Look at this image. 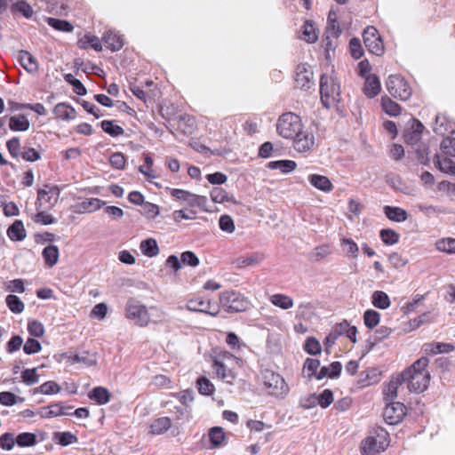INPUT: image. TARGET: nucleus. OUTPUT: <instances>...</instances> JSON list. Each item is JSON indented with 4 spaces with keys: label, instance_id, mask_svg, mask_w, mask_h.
<instances>
[{
    "label": "nucleus",
    "instance_id": "27",
    "mask_svg": "<svg viewBox=\"0 0 455 455\" xmlns=\"http://www.w3.org/2000/svg\"><path fill=\"white\" fill-rule=\"evenodd\" d=\"M29 126L30 123L24 115L12 116L9 119V128L13 132H26Z\"/></svg>",
    "mask_w": 455,
    "mask_h": 455
},
{
    "label": "nucleus",
    "instance_id": "17",
    "mask_svg": "<svg viewBox=\"0 0 455 455\" xmlns=\"http://www.w3.org/2000/svg\"><path fill=\"white\" fill-rule=\"evenodd\" d=\"M172 427V420L169 417H160L152 420L149 425V434L154 435H163Z\"/></svg>",
    "mask_w": 455,
    "mask_h": 455
},
{
    "label": "nucleus",
    "instance_id": "23",
    "mask_svg": "<svg viewBox=\"0 0 455 455\" xmlns=\"http://www.w3.org/2000/svg\"><path fill=\"white\" fill-rule=\"evenodd\" d=\"M380 92V81L375 75L369 76L366 78L363 86V92L369 98H374Z\"/></svg>",
    "mask_w": 455,
    "mask_h": 455
},
{
    "label": "nucleus",
    "instance_id": "19",
    "mask_svg": "<svg viewBox=\"0 0 455 455\" xmlns=\"http://www.w3.org/2000/svg\"><path fill=\"white\" fill-rule=\"evenodd\" d=\"M88 397L98 405L107 404L111 398V393L104 387H95L89 393Z\"/></svg>",
    "mask_w": 455,
    "mask_h": 455
},
{
    "label": "nucleus",
    "instance_id": "39",
    "mask_svg": "<svg viewBox=\"0 0 455 455\" xmlns=\"http://www.w3.org/2000/svg\"><path fill=\"white\" fill-rule=\"evenodd\" d=\"M12 13L20 12L27 19H29L33 15V9L29 4L23 0H17L12 4L11 7Z\"/></svg>",
    "mask_w": 455,
    "mask_h": 455
},
{
    "label": "nucleus",
    "instance_id": "29",
    "mask_svg": "<svg viewBox=\"0 0 455 455\" xmlns=\"http://www.w3.org/2000/svg\"><path fill=\"white\" fill-rule=\"evenodd\" d=\"M212 367L216 372V374L223 380L228 383H232L235 379V374L231 370L228 369L227 366L217 358L213 360Z\"/></svg>",
    "mask_w": 455,
    "mask_h": 455
},
{
    "label": "nucleus",
    "instance_id": "20",
    "mask_svg": "<svg viewBox=\"0 0 455 455\" xmlns=\"http://www.w3.org/2000/svg\"><path fill=\"white\" fill-rule=\"evenodd\" d=\"M7 235L12 241H23L27 236V232L24 228L22 220H14V222L7 229Z\"/></svg>",
    "mask_w": 455,
    "mask_h": 455
},
{
    "label": "nucleus",
    "instance_id": "9",
    "mask_svg": "<svg viewBox=\"0 0 455 455\" xmlns=\"http://www.w3.org/2000/svg\"><path fill=\"white\" fill-rule=\"evenodd\" d=\"M363 38L365 47L371 53L376 56H381L384 53V43L375 27L368 26L363 30Z\"/></svg>",
    "mask_w": 455,
    "mask_h": 455
},
{
    "label": "nucleus",
    "instance_id": "43",
    "mask_svg": "<svg viewBox=\"0 0 455 455\" xmlns=\"http://www.w3.org/2000/svg\"><path fill=\"white\" fill-rule=\"evenodd\" d=\"M327 24V32H331L333 37H339L342 31L337 21V13L332 9L329 12Z\"/></svg>",
    "mask_w": 455,
    "mask_h": 455
},
{
    "label": "nucleus",
    "instance_id": "25",
    "mask_svg": "<svg viewBox=\"0 0 455 455\" xmlns=\"http://www.w3.org/2000/svg\"><path fill=\"white\" fill-rule=\"evenodd\" d=\"M42 256L44 260L45 265L49 267H52L58 262L60 251L58 246L50 244L44 248L42 251Z\"/></svg>",
    "mask_w": 455,
    "mask_h": 455
},
{
    "label": "nucleus",
    "instance_id": "7",
    "mask_svg": "<svg viewBox=\"0 0 455 455\" xmlns=\"http://www.w3.org/2000/svg\"><path fill=\"white\" fill-rule=\"evenodd\" d=\"M386 86L390 95L400 100H407L411 96V88L407 81L399 75H390L386 82Z\"/></svg>",
    "mask_w": 455,
    "mask_h": 455
},
{
    "label": "nucleus",
    "instance_id": "18",
    "mask_svg": "<svg viewBox=\"0 0 455 455\" xmlns=\"http://www.w3.org/2000/svg\"><path fill=\"white\" fill-rule=\"evenodd\" d=\"M102 41L106 47L112 52H117L124 46V40L122 36L111 30L107 31L103 35Z\"/></svg>",
    "mask_w": 455,
    "mask_h": 455
},
{
    "label": "nucleus",
    "instance_id": "51",
    "mask_svg": "<svg viewBox=\"0 0 455 455\" xmlns=\"http://www.w3.org/2000/svg\"><path fill=\"white\" fill-rule=\"evenodd\" d=\"M381 241L386 245H393L399 242V234L391 228H383L379 232Z\"/></svg>",
    "mask_w": 455,
    "mask_h": 455
},
{
    "label": "nucleus",
    "instance_id": "38",
    "mask_svg": "<svg viewBox=\"0 0 455 455\" xmlns=\"http://www.w3.org/2000/svg\"><path fill=\"white\" fill-rule=\"evenodd\" d=\"M435 124L433 130L435 133L443 134L445 132H454L445 116L440 114L436 115Z\"/></svg>",
    "mask_w": 455,
    "mask_h": 455
},
{
    "label": "nucleus",
    "instance_id": "62",
    "mask_svg": "<svg viewBox=\"0 0 455 455\" xmlns=\"http://www.w3.org/2000/svg\"><path fill=\"white\" fill-rule=\"evenodd\" d=\"M219 226L222 231L229 234L233 233L235 229L233 219L228 214H223L220 217Z\"/></svg>",
    "mask_w": 455,
    "mask_h": 455
},
{
    "label": "nucleus",
    "instance_id": "11",
    "mask_svg": "<svg viewBox=\"0 0 455 455\" xmlns=\"http://www.w3.org/2000/svg\"><path fill=\"white\" fill-rule=\"evenodd\" d=\"M212 302L202 297H196L188 300L186 307L189 311L206 313L216 315L219 313V306H214V311H211Z\"/></svg>",
    "mask_w": 455,
    "mask_h": 455
},
{
    "label": "nucleus",
    "instance_id": "59",
    "mask_svg": "<svg viewBox=\"0 0 455 455\" xmlns=\"http://www.w3.org/2000/svg\"><path fill=\"white\" fill-rule=\"evenodd\" d=\"M436 249L447 253H455V238L441 239L436 242Z\"/></svg>",
    "mask_w": 455,
    "mask_h": 455
},
{
    "label": "nucleus",
    "instance_id": "35",
    "mask_svg": "<svg viewBox=\"0 0 455 455\" xmlns=\"http://www.w3.org/2000/svg\"><path fill=\"white\" fill-rule=\"evenodd\" d=\"M211 199L214 203L223 204L225 202L236 203L234 196H229L228 192L222 188H213L210 192Z\"/></svg>",
    "mask_w": 455,
    "mask_h": 455
},
{
    "label": "nucleus",
    "instance_id": "52",
    "mask_svg": "<svg viewBox=\"0 0 455 455\" xmlns=\"http://www.w3.org/2000/svg\"><path fill=\"white\" fill-rule=\"evenodd\" d=\"M64 80L73 86V90L77 95L84 96L87 93V90L83 83L79 79L74 77L72 74H66L64 76Z\"/></svg>",
    "mask_w": 455,
    "mask_h": 455
},
{
    "label": "nucleus",
    "instance_id": "44",
    "mask_svg": "<svg viewBox=\"0 0 455 455\" xmlns=\"http://www.w3.org/2000/svg\"><path fill=\"white\" fill-rule=\"evenodd\" d=\"M88 44L96 52L102 51L101 43H100L99 37H97L96 36L85 35L84 36V38H82L78 41V45L81 49H86L88 47V45H87Z\"/></svg>",
    "mask_w": 455,
    "mask_h": 455
},
{
    "label": "nucleus",
    "instance_id": "54",
    "mask_svg": "<svg viewBox=\"0 0 455 455\" xmlns=\"http://www.w3.org/2000/svg\"><path fill=\"white\" fill-rule=\"evenodd\" d=\"M60 391V387L52 380L46 381L35 389V393H41L44 395L58 394Z\"/></svg>",
    "mask_w": 455,
    "mask_h": 455
},
{
    "label": "nucleus",
    "instance_id": "57",
    "mask_svg": "<svg viewBox=\"0 0 455 455\" xmlns=\"http://www.w3.org/2000/svg\"><path fill=\"white\" fill-rule=\"evenodd\" d=\"M37 368L25 369L21 373L22 381L27 386H32L39 381Z\"/></svg>",
    "mask_w": 455,
    "mask_h": 455
},
{
    "label": "nucleus",
    "instance_id": "33",
    "mask_svg": "<svg viewBox=\"0 0 455 455\" xmlns=\"http://www.w3.org/2000/svg\"><path fill=\"white\" fill-rule=\"evenodd\" d=\"M371 304L375 307L384 310L390 307L391 301L385 291H375L371 294Z\"/></svg>",
    "mask_w": 455,
    "mask_h": 455
},
{
    "label": "nucleus",
    "instance_id": "28",
    "mask_svg": "<svg viewBox=\"0 0 455 455\" xmlns=\"http://www.w3.org/2000/svg\"><path fill=\"white\" fill-rule=\"evenodd\" d=\"M106 203L99 198H86L78 204L79 210L77 212H92L100 209Z\"/></svg>",
    "mask_w": 455,
    "mask_h": 455
},
{
    "label": "nucleus",
    "instance_id": "14",
    "mask_svg": "<svg viewBox=\"0 0 455 455\" xmlns=\"http://www.w3.org/2000/svg\"><path fill=\"white\" fill-rule=\"evenodd\" d=\"M412 121L411 128L406 130L403 133L404 142L408 145L417 144L420 140L425 129L420 121L414 118Z\"/></svg>",
    "mask_w": 455,
    "mask_h": 455
},
{
    "label": "nucleus",
    "instance_id": "10",
    "mask_svg": "<svg viewBox=\"0 0 455 455\" xmlns=\"http://www.w3.org/2000/svg\"><path fill=\"white\" fill-rule=\"evenodd\" d=\"M406 415V407L400 402H390L386 403L383 411V418L389 425L400 423Z\"/></svg>",
    "mask_w": 455,
    "mask_h": 455
},
{
    "label": "nucleus",
    "instance_id": "30",
    "mask_svg": "<svg viewBox=\"0 0 455 455\" xmlns=\"http://www.w3.org/2000/svg\"><path fill=\"white\" fill-rule=\"evenodd\" d=\"M434 163H435V165L442 172L455 176V164L451 158H448V157L441 158L438 154H435Z\"/></svg>",
    "mask_w": 455,
    "mask_h": 455
},
{
    "label": "nucleus",
    "instance_id": "16",
    "mask_svg": "<svg viewBox=\"0 0 455 455\" xmlns=\"http://www.w3.org/2000/svg\"><path fill=\"white\" fill-rule=\"evenodd\" d=\"M422 350L427 355L446 354L454 350L451 343L444 342H427L422 346Z\"/></svg>",
    "mask_w": 455,
    "mask_h": 455
},
{
    "label": "nucleus",
    "instance_id": "40",
    "mask_svg": "<svg viewBox=\"0 0 455 455\" xmlns=\"http://www.w3.org/2000/svg\"><path fill=\"white\" fill-rule=\"evenodd\" d=\"M270 301L273 305L282 309H289L293 306V300L291 297L280 293L272 295Z\"/></svg>",
    "mask_w": 455,
    "mask_h": 455
},
{
    "label": "nucleus",
    "instance_id": "4",
    "mask_svg": "<svg viewBox=\"0 0 455 455\" xmlns=\"http://www.w3.org/2000/svg\"><path fill=\"white\" fill-rule=\"evenodd\" d=\"M302 130L300 117L291 112L283 114L276 124V131L284 139H293Z\"/></svg>",
    "mask_w": 455,
    "mask_h": 455
},
{
    "label": "nucleus",
    "instance_id": "6",
    "mask_svg": "<svg viewBox=\"0 0 455 455\" xmlns=\"http://www.w3.org/2000/svg\"><path fill=\"white\" fill-rule=\"evenodd\" d=\"M264 386L270 395L283 398L289 392V387L284 379L272 371L264 373Z\"/></svg>",
    "mask_w": 455,
    "mask_h": 455
},
{
    "label": "nucleus",
    "instance_id": "45",
    "mask_svg": "<svg viewBox=\"0 0 455 455\" xmlns=\"http://www.w3.org/2000/svg\"><path fill=\"white\" fill-rule=\"evenodd\" d=\"M381 106L383 110L389 116H396L401 112V106L388 97H382Z\"/></svg>",
    "mask_w": 455,
    "mask_h": 455
},
{
    "label": "nucleus",
    "instance_id": "31",
    "mask_svg": "<svg viewBox=\"0 0 455 455\" xmlns=\"http://www.w3.org/2000/svg\"><path fill=\"white\" fill-rule=\"evenodd\" d=\"M267 167L271 170H280L283 173H289L296 169L297 164L292 160H276L267 163Z\"/></svg>",
    "mask_w": 455,
    "mask_h": 455
},
{
    "label": "nucleus",
    "instance_id": "61",
    "mask_svg": "<svg viewBox=\"0 0 455 455\" xmlns=\"http://www.w3.org/2000/svg\"><path fill=\"white\" fill-rule=\"evenodd\" d=\"M16 443V437L12 433H4L0 436V447L4 451H11Z\"/></svg>",
    "mask_w": 455,
    "mask_h": 455
},
{
    "label": "nucleus",
    "instance_id": "37",
    "mask_svg": "<svg viewBox=\"0 0 455 455\" xmlns=\"http://www.w3.org/2000/svg\"><path fill=\"white\" fill-rule=\"evenodd\" d=\"M100 124L104 132L108 133L111 137H118L124 133L123 127L115 124L112 120H103Z\"/></svg>",
    "mask_w": 455,
    "mask_h": 455
},
{
    "label": "nucleus",
    "instance_id": "58",
    "mask_svg": "<svg viewBox=\"0 0 455 455\" xmlns=\"http://www.w3.org/2000/svg\"><path fill=\"white\" fill-rule=\"evenodd\" d=\"M303 38L307 43H315L318 36L315 31L314 24L311 20H306L303 26Z\"/></svg>",
    "mask_w": 455,
    "mask_h": 455
},
{
    "label": "nucleus",
    "instance_id": "12",
    "mask_svg": "<svg viewBox=\"0 0 455 455\" xmlns=\"http://www.w3.org/2000/svg\"><path fill=\"white\" fill-rule=\"evenodd\" d=\"M313 72L309 66L299 64L296 68L295 83L302 90H308L314 84Z\"/></svg>",
    "mask_w": 455,
    "mask_h": 455
},
{
    "label": "nucleus",
    "instance_id": "50",
    "mask_svg": "<svg viewBox=\"0 0 455 455\" xmlns=\"http://www.w3.org/2000/svg\"><path fill=\"white\" fill-rule=\"evenodd\" d=\"M5 302L9 309L14 314H20L24 310V303L16 295L9 294L6 296Z\"/></svg>",
    "mask_w": 455,
    "mask_h": 455
},
{
    "label": "nucleus",
    "instance_id": "34",
    "mask_svg": "<svg viewBox=\"0 0 455 455\" xmlns=\"http://www.w3.org/2000/svg\"><path fill=\"white\" fill-rule=\"evenodd\" d=\"M403 382L400 379V374L396 377L395 380H391L386 388L383 390L384 399L387 403L395 402L397 397L398 386Z\"/></svg>",
    "mask_w": 455,
    "mask_h": 455
},
{
    "label": "nucleus",
    "instance_id": "32",
    "mask_svg": "<svg viewBox=\"0 0 455 455\" xmlns=\"http://www.w3.org/2000/svg\"><path fill=\"white\" fill-rule=\"evenodd\" d=\"M140 249L141 252L149 258L156 257L159 253L157 242L154 238H148L140 243Z\"/></svg>",
    "mask_w": 455,
    "mask_h": 455
},
{
    "label": "nucleus",
    "instance_id": "8",
    "mask_svg": "<svg viewBox=\"0 0 455 455\" xmlns=\"http://www.w3.org/2000/svg\"><path fill=\"white\" fill-rule=\"evenodd\" d=\"M125 316L140 326H146L150 318L147 307L133 298L126 302Z\"/></svg>",
    "mask_w": 455,
    "mask_h": 455
},
{
    "label": "nucleus",
    "instance_id": "60",
    "mask_svg": "<svg viewBox=\"0 0 455 455\" xmlns=\"http://www.w3.org/2000/svg\"><path fill=\"white\" fill-rule=\"evenodd\" d=\"M18 401H23V398L18 397L15 394L9 391L0 392V403L4 406H12L18 403Z\"/></svg>",
    "mask_w": 455,
    "mask_h": 455
},
{
    "label": "nucleus",
    "instance_id": "53",
    "mask_svg": "<svg viewBox=\"0 0 455 455\" xmlns=\"http://www.w3.org/2000/svg\"><path fill=\"white\" fill-rule=\"evenodd\" d=\"M303 348L311 355H319L322 351L321 344L315 337L307 338Z\"/></svg>",
    "mask_w": 455,
    "mask_h": 455
},
{
    "label": "nucleus",
    "instance_id": "55",
    "mask_svg": "<svg viewBox=\"0 0 455 455\" xmlns=\"http://www.w3.org/2000/svg\"><path fill=\"white\" fill-rule=\"evenodd\" d=\"M6 148L13 158H18L20 156H21V147H20V141L19 137H12L9 140L6 141Z\"/></svg>",
    "mask_w": 455,
    "mask_h": 455
},
{
    "label": "nucleus",
    "instance_id": "5",
    "mask_svg": "<svg viewBox=\"0 0 455 455\" xmlns=\"http://www.w3.org/2000/svg\"><path fill=\"white\" fill-rule=\"evenodd\" d=\"M377 435L368 436L362 443L363 455H376L384 451L388 446L387 435L388 433L382 427H378L376 431Z\"/></svg>",
    "mask_w": 455,
    "mask_h": 455
},
{
    "label": "nucleus",
    "instance_id": "56",
    "mask_svg": "<svg viewBox=\"0 0 455 455\" xmlns=\"http://www.w3.org/2000/svg\"><path fill=\"white\" fill-rule=\"evenodd\" d=\"M320 366V360L315 358H307L304 362L303 371L307 372V377L311 379L314 377Z\"/></svg>",
    "mask_w": 455,
    "mask_h": 455
},
{
    "label": "nucleus",
    "instance_id": "1",
    "mask_svg": "<svg viewBox=\"0 0 455 455\" xmlns=\"http://www.w3.org/2000/svg\"><path fill=\"white\" fill-rule=\"evenodd\" d=\"M429 360L427 356H421L410 367L400 373V379L407 383L411 392L422 393L429 386L431 375L427 371Z\"/></svg>",
    "mask_w": 455,
    "mask_h": 455
},
{
    "label": "nucleus",
    "instance_id": "64",
    "mask_svg": "<svg viewBox=\"0 0 455 455\" xmlns=\"http://www.w3.org/2000/svg\"><path fill=\"white\" fill-rule=\"evenodd\" d=\"M441 149L445 155L455 156V138H444L441 142Z\"/></svg>",
    "mask_w": 455,
    "mask_h": 455
},
{
    "label": "nucleus",
    "instance_id": "21",
    "mask_svg": "<svg viewBox=\"0 0 455 455\" xmlns=\"http://www.w3.org/2000/svg\"><path fill=\"white\" fill-rule=\"evenodd\" d=\"M53 113L56 117L66 121L73 120L76 116V109L66 102L58 103L53 108Z\"/></svg>",
    "mask_w": 455,
    "mask_h": 455
},
{
    "label": "nucleus",
    "instance_id": "2",
    "mask_svg": "<svg viewBox=\"0 0 455 455\" xmlns=\"http://www.w3.org/2000/svg\"><path fill=\"white\" fill-rule=\"evenodd\" d=\"M320 98L323 106L330 108L340 101V84L333 75L323 74L320 77Z\"/></svg>",
    "mask_w": 455,
    "mask_h": 455
},
{
    "label": "nucleus",
    "instance_id": "41",
    "mask_svg": "<svg viewBox=\"0 0 455 455\" xmlns=\"http://www.w3.org/2000/svg\"><path fill=\"white\" fill-rule=\"evenodd\" d=\"M44 412L42 414L44 418H52L61 415H69V412L65 411V408L61 403H56L42 409Z\"/></svg>",
    "mask_w": 455,
    "mask_h": 455
},
{
    "label": "nucleus",
    "instance_id": "46",
    "mask_svg": "<svg viewBox=\"0 0 455 455\" xmlns=\"http://www.w3.org/2000/svg\"><path fill=\"white\" fill-rule=\"evenodd\" d=\"M198 392L203 395H212L215 391L214 385L204 376H201L196 380Z\"/></svg>",
    "mask_w": 455,
    "mask_h": 455
},
{
    "label": "nucleus",
    "instance_id": "22",
    "mask_svg": "<svg viewBox=\"0 0 455 455\" xmlns=\"http://www.w3.org/2000/svg\"><path fill=\"white\" fill-rule=\"evenodd\" d=\"M308 181L313 187L323 192H331L333 189V185L329 178L323 175L310 174Z\"/></svg>",
    "mask_w": 455,
    "mask_h": 455
},
{
    "label": "nucleus",
    "instance_id": "48",
    "mask_svg": "<svg viewBox=\"0 0 455 455\" xmlns=\"http://www.w3.org/2000/svg\"><path fill=\"white\" fill-rule=\"evenodd\" d=\"M380 321V314L373 309H367L363 313L364 325L369 329L375 328Z\"/></svg>",
    "mask_w": 455,
    "mask_h": 455
},
{
    "label": "nucleus",
    "instance_id": "36",
    "mask_svg": "<svg viewBox=\"0 0 455 455\" xmlns=\"http://www.w3.org/2000/svg\"><path fill=\"white\" fill-rule=\"evenodd\" d=\"M53 440L61 446H68L75 443L78 441L76 435L71 432H55L53 435Z\"/></svg>",
    "mask_w": 455,
    "mask_h": 455
},
{
    "label": "nucleus",
    "instance_id": "49",
    "mask_svg": "<svg viewBox=\"0 0 455 455\" xmlns=\"http://www.w3.org/2000/svg\"><path fill=\"white\" fill-rule=\"evenodd\" d=\"M36 443V435L33 433L24 432L16 436V443L20 447H31Z\"/></svg>",
    "mask_w": 455,
    "mask_h": 455
},
{
    "label": "nucleus",
    "instance_id": "63",
    "mask_svg": "<svg viewBox=\"0 0 455 455\" xmlns=\"http://www.w3.org/2000/svg\"><path fill=\"white\" fill-rule=\"evenodd\" d=\"M109 164L112 167L117 170H124L126 164V158L123 153L116 152L109 156Z\"/></svg>",
    "mask_w": 455,
    "mask_h": 455
},
{
    "label": "nucleus",
    "instance_id": "26",
    "mask_svg": "<svg viewBox=\"0 0 455 455\" xmlns=\"http://www.w3.org/2000/svg\"><path fill=\"white\" fill-rule=\"evenodd\" d=\"M67 358L71 364L83 363L85 366H92L96 364L95 357L93 355H90L87 351L70 354L69 355H67Z\"/></svg>",
    "mask_w": 455,
    "mask_h": 455
},
{
    "label": "nucleus",
    "instance_id": "15",
    "mask_svg": "<svg viewBox=\"0 0 455 455\" xmlns=\"http://www.w3.org/2000/svg\"><path fill=\"white\" fill-rule=\"evenodd\" d=\"M18 61L29 74H36L39 65L36 59L28 51L21 50L18 53Z\"/></svg>",
    "mask_w": 455,
    "mask_h": 455
},
{
    "label": "nucleus",
    "instance_id": "24",
    "mask_svg": "<svg viewBox=\"0 0 455 455\" xmlns=\"http://www.w3.org/2000/svg\"><path fill=\"white\" fill-rule=\"evenodd\" d=\"M383 211L386 217L392 221L403 222L408 218L407 212L400 207L386 205Z\"/></svg>",
    "mask_w": 455,
    "mask_h": 455
},
{
    "label": "nucleus",
    "instance_id": "3",
    "mask_svg": "<svg viewBox=\"0 0 455 455\" xmlns=\"http://www.w3.org/2000/svg\"><path fill=\"white\" fill-rule=\"evenodd\" d=\"M220 303L228 313L246 312L252 307L248 298L233 290L222 291L220 294Z\"/></svg>",
    "mask_w": 455,
    "mask_h": 455
},
{
    "label": "nucleus",
    "instance_id": "47",
    "mask_svg": "<svg viewBox=\"0 0 455 455\" xmlns=\"http://www.w3.org/2000/svg\"><path fill=\"white\" fill-rule=\"evenodd\" d=\"M47 23L52 28L62 31V32H71L74 29L73 25L65 20H60L57 18H48Z\"/></svg>",
    "mask_w": 455,
    "mask_h": 455
},
{
    "label": "nucleus",
    "instance_id": "42",
    "mask_svg": "<svg viewBox=\"0 0 455 455\" xmlns=\"http://www.w3.org/2000/svg\"><path fill=\"white\" fill-rule=\"evenodd\" d=\"M225 433L220 427H213L209 431V439L212 447H220L225 440Z\"/></svg>",
    "mask_w": 455,
    "mask_h": 455
},
{
    "label": "nucleus",
    "instance_id": "13",
    "mask_svg": "<svg viewBox=\"0 0 455 455\" xmlns=\"http://www.w3.org/2000/svg\"><path fill=\"white\" fill-rule=\"evenodd\" d=\"M293 148L300 153L309 151L315 144V137L312 132H299L298 136L292 139Z\"/></svg>",
    "mask_w": 455,
    "mask_h": 455
}]
</instances>
